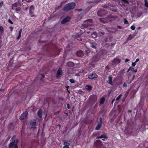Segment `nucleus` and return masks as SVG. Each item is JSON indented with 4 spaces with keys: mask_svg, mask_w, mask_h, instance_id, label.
I'll use <instances>...</instances> for the list:
<instances>
[{
    "mask_svg": "<svg viewBox=\"0 0 148 148\" xmlns=\"http://www.w3.org/2000/svg\"><path fill=\"white\" fill-rule=\"evenodd\" d=\"M10 142L8 145V148H18V143L19 140L16 138V136L14 135L10 140Z\"/></svg>",
    "mask_w": 148,
    "mask_h": 148,
    "instance_id": "nucleus-1",
    "label": "nucleus"
},
{
    "mask_svg": "<svg viewBox=\"0 0 148 148\" xmlns=\"http://www.w3.org/2000/svg\"><path fill=\"white\" fill-rule=\"evenodd\" d=\"M76 5L75 2L69 3L66 4L63 8V10L66 12H68L70 10L73 9Z\"/></svg>",
    "mask_w": 148,
    "mask_h": 148,
    "instance_id": "nucleus-2",
    "label": "nucleus"
},
{
    "mask_svg": "<svg viewBox=\"0 0 148 148\" xmlns=\"http://www.w3.org/2000/svg\"><path fill=\"white\" fill-rule=\"evenodd\" d=\"M93 20L92 19H88L84 21V25L85 28H87L88 26H91L92 25Z\"/></svg>",
    "mask_w": 148,
    "mask_h": 148,
    "instance_id": "nucleus-3",
    "label": "nucleus"
},
{
    "mask_svg": "<svg viewBox=\"0 0 148 148\" xmlns=\"http://www.w3.org/2000/svg\"><path fill=\"white\" fill-rule=\"evenodd\" d=\"M107 14V12L106 10L102 9L99 10L97 12L98 15L100 16H104Z\"/></svg>",
    "mask_w": 148,
    "mask_h": 148,
    "instance_id": "nucleus-4",
    "label": "nucleus"
},
{
    "mask_svg": "<svg viewBox=\"0 0 148 148\" xmlns=\"http://www.w3.org/2000/svg\"><path fill=\"white\" fill-rule=\"evenodd\" d=\"M35 10V8L34 5H31L29 8V13L31 17H35L36 16L34 14Z\"/></svg>",
    "mask_w": 148,
    "mask_h": 148,
    "instance_id": "nucleus-5",
    "label": "nucleus"
},
{
    "mask_svg": "<svg viewBox=\"0 0 148 148\" xmlns=\"http://www.w3.org/2000/svg\"><path fill=\"white\" fill-rule=\"evenodd\" d=\"M30 125L31 126V128L35 129L36 128V119H34L33 121L32 120L30 123Z\"/></svg>",
    "mask_w": 148,
    "mask_h": 148,
    "instance_id": "nucleus-6",
    "label": "nucleus"
},
{
    "mask_svg": "<svg viewBox=\"0 0 148 148\" xmlns=\"http://www.w3.org/2000/svg\"><path fill=\"white\" fill-rule=\"evenodd\" d=\"M98 75L95 72H92L91 74H90L88 77V79H93L97 78Z\"/></svg>",
    "mask_w": 148,
    "mask_h": 148,
    "instance_id": "nucleus-7",
    "label": "nucleus"
},
{
    "mask_svg": "<svg viewBox=\"0 0 148 148\" xmlns=\"http://www.w3.org/2000/svg\"><path fill=\"white\" fill-rule=\"evenodd\" d=\"M75 38L78 41H82L83 39V34L81 33H77L76 35Z\"/></svg>",
    "mask_w": 148,
    "mask_h": 148,
    "instance_id": "nucleus-8",
    "label": "nucleus"
},
{
    "mask_svg": "<svg viewBox=\"0 0 148 148\" xmlns=\"http://www.w3.org/2000/svg\"><path fill=\"white\" fill-rule=\"evenodd\" d=\"M71 19V17L69 16H67L65 18H64L61 21V23L62 24H64L69 21Z\"/></svg>",
    "mask_w": 148,
    "mask_h": 148,
    "instance_id": "nucleus-9",
    "label": "nucleus"
},
{
    "mask_svg": "<svg viewBox=\"0 0 148 148\" xmlns=\"http://www.w3.org/2000/svg\"><path fill=\"white\" fill-rule=\"evenodd\" d=\"M28 114V112L27 111L23 112L22 113L20 116L19 118L20 120H24L25 118L27 116Z\"/></svg>",
    "mask_w": 148,
    "mask_h": 148,
    "instance_id": "nucleus-10",
    "label": "nucleus"
},
{
    "mask_svg": "<svg viewBox=\"0 0 148 148\" xmlns=\"http://www.w3.org/2000/svg\"><path fill=\"white\" fill-rule=\"evenodd\" d=\"M76 55L78 57H82L84 55V53L81 50H79L76 53Z\"/></svg>",
    "mask_w": 148,
    "mask_h": 148,
    "instance_id": "nucleus-11",
    "label": "nucleus"
},
{
    "mask_svg": "<svg viewBox=\"0 0 148 148\" xmlns=\"http://www.w3.org/2000/svg\"><path fill=\"white\" fill-rule=\"evenodd\" d=\"M121 62V60L118 58H115L112 61V64L114 65L115 64H117Z\"/></svg>",
    "mask_w": 148,
    "mask_h": 148,
    "instance_id": "nucleus-12",
    "label": "nucleus"
},
{
    "mask_svg": "<svg viewBox=\"0 0 148 148\" xmlns=\"http://www.w3.org/2000/svg\"><path fill=\"white\" fill-rule=\"evenodd\" d=\"M66 65L69 67H73L75 66V63L72 62H69L66 64Z\"/></svg>",
    "mask_w": 148,
    "mask_h": 148,
    "instance_id": "nucleus-13",
    "label": "nucleus"
},
{
    "mask_svg": "<svg viewBox=\"0 0 148 148\" xmlns=\"http://www.w3.org/2000/svg\"><path fill=\"white\" fill-rule=\"evenodd\" d=\"M116 16L112 15H109L108 16V19L110 21H114L115 20V18L116 17Z\"/></svg>",
    "mask_w": 148,
    "mask_h": 148,
    "instance_id": "nucleus-14",
    "label": "nucleus"
},
{
    "mask_svg": "<svg viewBox=\"0 0 148 148\" xmlns=\"http://www.w3.org/2000/svg\"><path fill=\"white\" fill-rule=\"evenodd\" d=\"M42 111L41 109H40L37 112V115L40 118H41L42 117Z\"/></svg>",
    "mask_w": 148,
    "mask_h": 148,
    "instance_id": "nucleus-15",
    "label": "nucleus"
},
{
    "mask_svg": "<svg viewBox=\"0 0 148 148\" xmlns=\"http://www.w3.org/2000/svg\"><path fill=\"white\" fill-rule=\"evenodd\" d=\"M63 144L64 145L63 148H69V147L70 144L69 143L66 142H64Z\"/></svg>",
    "mask_w": 148,
    "mask_h": 148,
    "instance_id": "nucleus-16",
    "label": "nucleus"
},
{
    "mask_svg": "<svg viewBox=\"0 0 148 148\" xmlns=\"http://www.w3.org/2000/svg\"><path fill=\"white\" fill-rule=\"evenodd\" d=\"M85 88L89 91H90L92 89V87L89 85H87L85 86Z\"/></svg>",
    "mask_w": 148,
    "mask_h": 148,
    "instance_id": "nucleus-17",
    "label": "nucleus"
},
{
    "mask_svg": "<svg viewBox=\"0 0 148 148\" xmlns=\"http://www.w3.org/2000/svg\"><path fill=\"white\" fill-rule=\"evenodd\" d=\"M18 4L17 3H15L12 4V10H15V9L18 6Z\"/></svg>",
    "mask_w": 148,
    "mask_h": 148,
    "instance_id": "nucleus-18",
    "label": "nucleus"
},
{
    "mask_svg": "<svg viewBox=\"0 0 148 148\" xmlns=\"http://www.w3.org/2000/svg\"><path fill=\"white\" fill-rule=\"evenodd\" d=\"M97 44L95 42H92L90 43V46L93 49H96Z\"/></svg>",
    "mask_w": 148,
    "mask_h": 148,
    "instance_id": "nucleus-19",
    "label": "nucleus"
},
{
    "mask_svg": "<svg viewBox=\"0 0 148 148\" xmlns=\"http://www.w3.org/2000/svg\"><path fill=\"white\" fill-rule=\"evenodd\" d=\"M22 29H20V30L19 31L18 35V37H17V38H16L17 40H19L21 38V33L22 32Z\"/></svg>",
    "mask_w": 148,
    "mask_h": 148,
    "instance_id": "nucleus-20",
    "label": "nucleus"
},
{
    "mask_svg": "<svg viewBox=\"0 0 148 148\" xmlns=\"http://www.w3.org/2000/svg\"><path fill=\"white\" fill-rule=\"evenodd\" d=\"M108 79L109 80L108 84H110L112 85L113 83L112 82V78L111 76V75L109 76L108 77Z\"/></svg>",
    "mask_w": 148,
    "mask_h": 148,
    "instance_id": "nucleus-21",
    "label": "nucleus"
},
{
    "mask_svg": "<svg viewBox=\"0 0 148 148\" xmlns=\"http://www.w3.org/2000/svg\"><path fill=\"white\" fill-rule=\"evenodd\" d=\"M62 71L61 70L59 69L58 70L56 73V76L57 77L60 76L62 74Z\"/></svg>",
    "mask_w": 148,
    "mask_h": 148,
    "instance_id": "nucleus-22",
    "label": "nucleus"
},
{
    "mask_svg": "<svg viewBox=\"0 0 148 148\" xmlns=\"http://www.w3.org/2000/svg\"><path fill=\"white\" fill-rule=\"evenodd\" d=\"M97 138H107L108 137L106 136L105 134H103L101 135L100 136H97Z\"/></svg>",
    "mask_w": 148,
    "mask_h": 148,
    "instance_id": "nucleus-23",
    "label": "nucleus"
},
{
    "mask_svg": "<svg viewBox=\"0 0 148 148\" xmlns=\"http://www.w3.org/2000/svg\"><path fill=\"white\" fill-rule=\"evenodd\" d=\"M97 34L96 32H93V33L91 34V36L92 38H95L97 36Z\"/></svg>",
    "mask_w": 148,
    "mask_h": 148,
    "instance_id": "nucleus-24",
    "label": "nucleus"
},
{
    "mask_svg": "<svg viewBox=\"0 0 148 148\" xmlns=\"http://www.w3.org/2000/svg\"><path fill=\"white\" fill-rule=\"evenodd\" d=\"M105 101V98L104 97H102L100 99V100L99 101V103L100 104H103Z\"/></svg>",
    "mask_w": 148,
    "mask_h": 148,
    "instance_id": "nucleus-25",
    "label": "nucleus"
},
{
    "mask_svg": "<svg viewBox=\"0 0 148 148\" xmlns=\"http://www.w3.org/2000/svg\"><path fill=\"white\" fill-rule=\"evenodd\" d=\"M102 125L101 124H99L95 128L96 130H98L102 127Z\"/></svg>",
    "mask_w": 148,
    "mask_h": 148,
    "instance_id": "nucleus-26",
    "label": "nucleus"
},
{
    "mask_svg": "<svg viewBox=\"0 0 148 148\" xmlns=\"http://www.w3.org/2000/svg\"><path fill=\"white\" fill-rule=\"evenodd\" d=\"M101 40L103 42H106L108 41V38H104V37H102L101 38Z\"/></svg>",
    "mask_w": 148,
    "mask_h": 148,
    "instance_id": "nucleus-27",
    "label": "nucleus"
},
{
    "mask_svg": "<svg viewBox=\"0 0 148 148\" xmlns=\"http://www.w3.org/2000/svg\"><path fill=\"white\" fill-rule=\"evenodd\" d=\"M133 38V37L132 36V35L130 34L129 35V36L127 38V41H128V40H131L132 39V38Z\"/></svg>",
    "mask_w": 148,
    "mask_h": 148,
    "instance_id": "nucleus-28",
    "label": "nucleus"
},
{
    "mask_svg": "<svg viewBox=\"0 0 148 148\" xmlns=\"http://www.w3.org/2000/svg\"><path fill=\"white\" fill-rule=\"evenodd\" d=\"M0 32H1L2 34H3L4 33V29L3 27L0 25Z\"/></svg>",
    "mask_w": 148,
    "mask_h": 148,
    "instance_id": "nucleus-29",
    "label": "nucleus"
},
{
    "mask_svg": "<svg viewBox=\"0 0 148 148\" xmlns=\"http://www.w3.org/2000/svg\"><path fill=\"white\" fill-rule=\"evenodd\" d=\"M125 71V69H121L120 70V71L119 72V73H120V74H123V73H124Z\"/></svg>",
    "mask_w": 148,
    "mask_h": 148,
    "instance_id": "nucleus-30",
    "label": "nucleus"
},
{
    "mask_svg": "<svg viewBox=\"0 0 148 148\" xmlns=\"http://www.w3.org/2000/svg\"><path fill=\"white\" fill-rule=\"evenodd\" d=\"M122 96V94H120L119 96L117 97V98L116 99V101H119L121 97Z\"/></svg>",
    "mask_w": 148,
    "mask_h": 148,
    "instance_id": "nucleus-31",
    "label": "nucleus"
},
{
    "mask_svg": "<svg viewBox=\"0 0 148 148\" xmlns=\"http://www.w3.org/2000/svg\"><path fill=\"white\" fill-rule=\"evenodd\" d=\"M134 69V68H133V67H132V66H131L128 69V70L127 71V72H129V71L130 70L132 71H133Z\"/></svg>",
    "mask_w": 148,
    "mask_h": 148,
    "instance_id": "nucleus-32",
    "label": "nucleus"
},
{
    "mask_svg": "<svg viewBox=\"0 0 148 148\" xmlns=\"http://www.w3.org/2000/svg\"><path fill=\"white\" fill-rule=\"evenodd\" d=\"M145 6L147 7L148 8V2H147V0H145Z\"/></svg>",
    "mask_w": 148,
    "mask_h": 148,
    "instance_id": "nucleus-33",
    "label": "nucleus"
},
{
    "mask_svg": "<svg viewBox=\"0 0 148 148\" xmlns=\"http://www.w3.org/2000/svg\"><path fill=\"white\" fill-rule=\"evenodd\" d=\"M121 1L124 3H127L128 4L129 3L128 1L127 0H121Z\"/></svg>",
    "mask_w": 148,
    "mask_h": 148,
    "instance_id": "nucleus-34",
    "label": "nucleus"
},
{
    "mask_svg": "<svg viewBox=\"0 0 148 148\" xmlns=\"http://www.w3.org/2000/svg\"><path fill=\"white\" fill-rule=\"evenodd\" d=\"M124 23L125 24H128V22L126 18H125L124 19Z\"/></svg>",
    "mask_w": 148,
    "mask_h": 148,
    "instance_id": "nucleus-35",
    "label": "nucleus"
},
{
    "mask_svg": "<svg viewBox=\"0 0 148 148\" xmlns=\"http://www.w3.org/2000/svg\"><path fill=\"white\" fill-rule=\"evenodd\" d=\"M99 124H101L102 125V118L101 117H100L99 118Z\"/></svg>",
    "mask_w": 148,
    "mask_h": 148,
    "instance_id": "nucleus-36",
    "label": "nucleus"
},
{
    "mask_svg": "<svg viewBox=\"0 0 148 148\" xmlns=\"http://www.w3.org/2000/svg\"><path fill=\"white\" fill-rule=\"evenodd\" d=\"M135 28H136V27L134 25H132V26H131V27H130L131 29L133 30H135Z\"/></svg>",
    "mask_w": 148,
    "mask_h": 148,
    "instance_id": "nucleus-37",
    "label": "nucleus"
},
{
    "mask_svg": "<svg viewBox=\"0 0 148 148\" xmlns=\"http://www.w3.org/2000/svg\"><path fill=\"white\" fill-rule=\"evenodd\" d=\"M69 81L71 83H74L75 82V81L73 79H70Z\"/></svg>",
    "mask_w": 148,
    "mask_h": 148,
    "instance_id": "nucleus-38",
    "label": "nucleus"
},
{
    "mask_svg": "<svg viewBox=\"0 0 148 148\" xmlns=\"http://www.w3.org/2000/svg\"><path fill=\"white\" fill-rule=\"evenodd\" d=\"M21 10V8L20 7H17L15 10L16 11H19Z\"/></svg>",
    "mask_w": 148,
    "mask_h": 148,
    "instance_id": "nucleus-39",
    "label": "nucleus"
},
{
    "mask_svg": "<svg viewBox=\"0 0 148 148\" xmlns=\"http://www.w3.org/2000/svg\"><path fill=\"white\" fill-rule=\"evenodd\" d=\"M8 22L9 23H10V24H13V22L11 21V20L10 19H8Z\"/></svg>",
    "mask_w": 148,
    "mask_h": 148,
    "instance_id": "nucleus-40",
    "label": "nucleus"
},
{
    "mask_svg": "<svg viewBox=\"0 0 148 148\" xmlns=\"http://www.w3.org/2000/svg\"><path fill=\"white\" fill-rule=\"evenodd\" d=\"M96 142L97 143H98L99 144H100L101 143V142L100 141V140H97L96 141Z\"/></svg>",
    "mask_w": 148,
    "mask_h": 148,
    "instance_id": "nucleus-41",
    "label": "nucleus"
},
{
    "mask_svg": "<svg viewBox=\"0 0 148 148\" xmlns=\"http://www.w3.org/2000/svg\"><path fill=\"white\" fill-rule=\"evenodd\" d=\"M104 19V18H100V21H101V22L103 21V23H104V22L103 21Z\"/></svg>",
    "mask_w": 148,
    "mask_h": 148,
    "instance_id": "nucleus-42",
    "label": "nucleus"
},
{
    "mask_svg": "<svg viewBox=\"0 0 148 148\" xmlns=\"http://www.w3.org/2000/svg\"><path fill=\"white\" fill-rule=\"evenodd\" d=\"M136 63H135V62H132V65L133 66H135L136 65Z\"/></svg>",
    "mask_w": 148,
    "mask_h": 148,
    "instance_id": "nucleus-43",
    "label": "nucleus"
},
{
    "mask_svg": "<svg viewBox=\"0 0 148 148\" xmlns=\"http://www.w3.org/2000/svg\"><path fill=\"white\" fill-rule=\"evenodd\" d=\"M3 46V44L2 43V41L0 40V49L1 48V47Z\"/></svg>",
    "mask_w": 148,
    "mask_h": 148,
    "instance_id": "nucleus-44",
    "label": "nucleus"
},
{
    "mask_svg": "<svg viewBox=\"0 0 148 148\" xmlns=\"http://www.w3.org/2000/svg\"><path fill=\"white\" fill-rule=\"evenodd\" d=\"M45 77V75L43 74L42 75V77L40 79V80H42V79Z\"/></svg>",
    "mask_w": 148,
    "mask_h": 148,
    "instance_id": "nucleus-45",
    "label": "nucleus"
},
{
    "mask_svg": "<svg viewBox=\"0 0 148 148\" xmlns=\"http://www.w3.org/2000/svg\"><path fill=\"white\" fill-rule=\"evenodd\" d=\"M100 36H101L105 34V33L104 32H101L99 33Z\"/></svg>",
    "mask_w": 148,
    "mask_h": 148,
    "instance_id": "nucleus-46",
    "label": "nucleus"
},
{
    "mask_svg": "<svg viewBox=\"0 0 148 148\" xmlns=\"http://www.w3.org/2000/svg\"><path fill=\"white\" fill-rule=\"evenodd\" d=\"M9 28L10 29V31L11 32H12V31H13V27H12V26H11V27H9Z\"/></svg>",
    "mask_w": 148,
    "mask_h": 148,
    "instance_id": "nucleus-47",
    "label": "nucleus"
},
{
    "mask_svg": "<svg viewBox=\"0 0 148 148\" xmlns=\"http://www.w3.org/2000/svg\"><path fill=\"white\" fill-rule=\"evenodd\" d=\"M67 108H68V109H70V106L69 104H67Z\"/></svg>",
    "mask_w": 148,
    "mask_h": 148,
    "instance_id": "nucleus-48",
    "label": "nucleus"
},
{
    "mask_svg": "<svg viewBox=\"0 0 148 148\" xmlns=\"http://www.w3.org/2000/svg\"><path fill=\"white\" fill-rule=\"evenodd\" d=\"M3 5V2L2 1L0 3V6L1 7Z\"/></svg>",
    "mask_w": 148,
    "mask_h": 148,
    "instance_id": "nucleus-49",
    "label": "nucleus"
},
{
    "mask_svg": "<svg viewBox=\"0 0 148 148\" xmlns=\"http://www.w3.org/2000/svg\"><path fill=\"white\" fill-rule=\"evenodd\" d=\"M109 69V66H106L105 67V69L106 70H106H107V69Z\"/></svg>",
    "mask_w": 148,
    "mask_h": 148,
    "instance_id": "nucleus-50",
    "label": "nucleus"
},
{
    "mask_svg": "<svg viewBox=\"0 0 148 148\" xmlns=\"http://www.w3.org/2000/svg\"><path fill=\"white\" fill-rule=\"evenodd\" d=\"M117 27L118 28H119V29H122V27L120 25H117Z\"/></svg>",
    "mask_w": 148,
    "mask_h": 148,
    "instance_id": "nucleus-51",
    "label": "nucleus"
},
{
    "mask_svg": "<svg viewBox=\"0 0 148 148\" xmlns=\"http://www.w3.org/2000/svg\"><path fill=\"white\" fill-rule=\"evenodd\" d=\"M137 71H138L137 69H135V70L134 69V70H133V72L136 73V72H137Z\"/></svg>",
    "mask_w": 148,
    "mask_h": 148,
    "instance_id": "nucleus-52",
    "label": "nucleus"
},
{
    "mask_svg": "<svg viewBox=\"0 0 148 148\" xmlns=\"http://www.w3.org/2000/svg\"><path fill=\"white\" fill-rule=\"evenodd\" d=\"M33 1V0H26V1L28 2H31Z\"/></svg>",
    "mask_w": 148,
    "mask_h": 148,
    "instance_id": "nucleus-53",
    "label": "nucleus"
},
{
    "mask_svg": "<svg viewBox=\"0 0 148 148\" xmlns=\"http://www.w3.org/2000/svg\"><path fill=\"white\" fill-rule=\"evenodd\" d=\"M130 61V60L129 59H126V60H125V62L126 63L127 62H128V61Z\"/></svg>",
    "mask_w": 148,
    "mask_h": 148,
    "instance_id": "nucleus-54",
    "label": "nucleus"
},
{
    "mask_svg": "<svg viewBox=\"0 0 148 148\" xmlns=\"http://www.w3.org/2000/svg\"><path fill=\"white\" fill-rule=\"evenodd\" d=\"M127 86V84L125 82L123 84V87H125Z\"/></svg>",
    "mask_w": 148,
    "mask_h": 148,
    "instance_id": "nucleus-55",
    "label": "nucleus"
},
{
    "mask_svg": "<svg viewBox=\"0 0 148 148\" xmlns=\"http://www.w3.org/2000/svg\"><path fill=\"white\" fill-rule=\"evenodd\" d=\"M78 11L79 12H82V9H78Z\"/></svg>",
    "mask_w": 148,
    "mask_h": 148,
    "instance_id": "nucleus-56",
    "label": "nucleus"
},
{
    "mask_svg": "<svg viewBox=\"0 0 148 148\" xmlns=\"http://www.w3.org/2000/svg\"><path fill=\"white\" fill-rule=\"evenodd\" d=\"M98 25L100 27H103L104 26L103 25H102L100 24H99Z\"/></svg>",
    "mask_w": 148,
    "mask_h": 148,
    "instance_id": "nucleus-57",
    "label": "nucleus"
},
{
    "mask_svg": "<svg viewBox=\"0 0 148 148\" xmlns=\"http://www.w3.org/2000/svg\"><path fill=\"white\" fill-rule=\"evenodd\" d=\"M139 60L138 58L136 60V61L135 62V63H136L137 62L139 61Z\"/></svg>",
    "mask_w": 148,
    "mask_h": 148,
    "instance_id": "nucleus-58",
    "label": "nucleus"
},
{
    "mask_svg": "<svg viewBox=\"0 0 148 148\" xmlns=\"http://www.w3.org/2000/svg\"><path fill=\"white\" fill-rule=\"evenodd\" d=\"M114 101H115V99H114L112 100V103H111L112 104H113V102H114Z\"/></svg>",
    "mask_w": 148,
    "mask_h": 148,
    "instance_id": "nucleus-59",
    "label": "nucleus"
},
{
    "mask_svg": "<svg viewBox=\"0 0 148 148\" xmlns=\"http://www.w3.org/2000/svg\"><path fill=\"white\" fill-rule=\"evenodd\" d=\"M1 34L0 33V40L1 39V38H2V34Z\"/></svg>",
    "mask_w": 148,
    "mask_h": 148,
    "instance_id": "nucleus-60",
    "label": "nucleus"
},
{
    "mask_svg": "<svg viewBox=\"0 0 148 148\" xmlns=\"http://www.w3.org/2000/svg\"><path fill=\"white\" fill-rule=\"evenodd\" d=\"M112 11H114V12H116L117 11L116 9H114V10H112Z\"/></svg>",
    "mask_w": 148,
    "mask_h": 148,
    "instance_id": "nucleus-61",
    "label": "nucleus"
},
{
    "mask_svg": "<svg viewBox=\"0 0 148 148\" xmlns=\"http://www.w3.org/2000/svg\"><path fill=\"white\" fill-rule=\"evenodd\" d=\"M28 7L26 8H25V10L27 11L28 10Z\"/></svg>",
    "mask_w": 148,
    "mask_h": 148,
    "instance_id": "nucleus-62",
    "label": "nucleus"
},
{
    "mask_svg": "<svg viewBox=\"0 0 148 148\" xmlns=\"http://www.w3.org/2000/svg\"><path fill=\"white\" fill-rule=\"evenodd\" d=\"M103 7L105 8H107V5H104Z\"/></svg>",
    "mask_w": 148,
    "mask_h": 148,
    "instance_id": "nucleus-63",
    "label": "nucleus"
},
{
    "mask_svg": "<svg viewBox=\"0 0 148 148\" xmlns=\"http://www.w3.org/2000/svg\"><path fill=\"white\" fill-rule=\"evenodd\" d=\"M106 138H102V140L103 141H105V139Z\"/></svg>",
    "mask_w": 148,
    "mask_h": 148,
    "instance_id": "nucleus-64",
    "label": "nucleus"
}]
</instances>
